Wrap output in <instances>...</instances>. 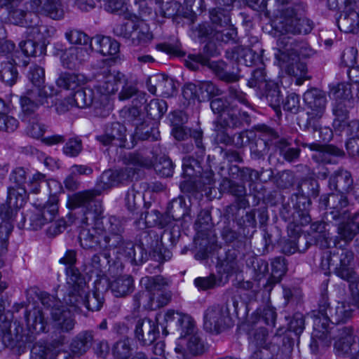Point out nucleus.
Returning <instances> with one entry per match:
<instances>
[{
    "label": "nucleus",
    "instance_id": "f257e3e1",
    "mask_svg": "<svg viewBox=\"0 0 359 359\" xmlns=\"http://www.w3.org/2000/svg\"><path fill=\"white\" fill-rule=\"evenodd\" d=\"M99 190H87L73 194L69 199L72 209L81 208L83 226L79 239L81 247L93 250H115L124 239L126 221L110 216L104 222L101 202L96 199Z\"/></svg>",
    "mask_w": 359,
    "mask_h": 359
},
{
    "label": "nucleus",
    "instance_id": "f03ea898",
    "mask_svg": "<svg viewBox=\"0 0 359 359\" xmlns=\"http://www.w3.org/2000/svg\"><path fill=\"white\" fill-rule=\"evenodd\" d=\"M306 7L304 2H298L283 8L275 23V29L280 33L275 57L288 75L299 78L304 77L307 72L306 65L300 62V57H310L313 50L307 42L298 41L287 34H307L311 32L313 21L302 18Z\"/></svg>",
    "mask_w": 359,
    "mask_h": 359
},
{
    "label": "nucleus",
    "instance_id": "7ed1b4c3",
    "mask_svg": "<svg viewBox=\"0 0 359 359\" xmlns=\"http://www.w3.org/2000/svg\"><path fill=\"white\" fill-rule=\"evenodd\" d=\"M248 46V57L251 68V77L248 80V87L258 98L265 97L269 106L275 111L278 116H280L283 95L277 83L269 81L266 78L265 64L263 60L264 49L257 37H252Z\"/></svg>",
    "mask_w": 359,
    "mask_h": 359
},
{
    "label": "nucleus",
    "instance_id": "20e7f679",
    "mask_svg": "<svg viewBox=\"0 0 359 359\" xmlns=\"http://www.w3.org/2000/svg\"><path fill=\"white\" fill-rule=\"evenodd\" d=\"M351 305L346 302H337L331 305L327 292L321 294L318 302V313L322 316L315 318L313 330L310 344L312 351L318 350L317 339L327 340L329 334V323H345L353 316Z\"/></svg>",
    "mask_w": 359,
    "mask_h": 359
},
{
    "label": "nucleus",
    "instance_id": "39448f33",
    "mask_svg": "<svg viewBox=\"0 0 359 359\" xmlns=\"http://www.w3.org/2000/svg\"><path fill=\"white\" fill-rule=\"evenodd\" d=\"M329 187L331 190L336 191L328 195L320 196L319 206L320 208H330L329 215L332 219L339 217L341 210L349 205L346 194H353L355 183L349 171L339 169L329 179Z\"/></svg>",
    "mask_w": 359,
    "mask_h": 359
},
{
    "label": "nucleus",
    "instance_id": "423d86ee",
    "mask_svg": "<svg viewBox=\"0 0 359 359\" xmlns=\"http://www.w3.org/2000/svg\"><path fill=\"white\" fill-rule=\"evenodd\" d=\"M28 78L34 87L27 90L20 97L21 110L25 115L33 114L40 106L48 107L53 104V96L55 94L53 87H48V93L47 87L43 86L45 71L43 67L37 65H32L28 72Z\"/></svg>",
    "mask_w": 359,
    "mask_h": 359
},
{
    "label": "nucleus",
    "instance_id": "0eeeda50",
    "mask_svg": "<svg viewBox=\"0 0 359 359\" xmlns=\"http://www.w3.org/2000/svg\"><path fill=\"white\" fill-rule=\"evenodd\" d=\"M126 81L123 74L106 69L98 75L97 83L93 86L95 95V105L101 118L108 116L112 110L110 96L118 90V84Z\"/></svg>",
    "mask_w": 359,
    "mask_h": 359
},
{
    "label": "nucleus",
    "instance_id": "6e6552de",
    "mask_svg": "<svg viewBox=\"0 0 359 359\" xmlns=\"http://www.w3.org/2000/svg\"><path fill=\"white\" fill-rule=\"evenodd\" d=\"M126 167L119 170H108L103 172L97 188L94 190L110 189L130 180L135 174V168H149L152 165L151 158L144 157L139 153H130L124 158Z\"/></svg>",
    "mask_w": 359,
    "mask_h": 359
},
{
    "label": "nucleus",
    "instance_id": "1a4fd4ad",
    "mask_svg": "<svg viewBox=\"0 0 359 359\" xmlns=\"http://www.w3.org/2000/svg\"><path fill=\"white\" fill-rule=\"evenodd\" d=\"M76 262V252L74 250H67L59 262L67 266L65 271L67 275L66 291L63 294V300L69 304L82 303V297L84 294L86 280L79 269L75 266Z\"/></svg>",
    "mask_w": 359,
    "mask_h": 359
},
{
    "label": "nucleus",
    "instance_id": "9d476101",
    "mask_svg": "<svg viewBox=\"0 0 359 359\" xmlns=\"http://www.w3.org/2000/svg\"><path fill=\"white\" fill-rule=\"evenodd\" d=\"M40 300L46 311H49L53 327L60 332H70L76 325L72 315V307L67 306L55 297L41 292Z\"/></svg>",
    "mask_w": 359,
    "mask_h": 359
},
{
    "label": "nucleus",
    "instance_id": "9b49d317",
    "mask_svg": "<svg viewBox=\"0 0 359 359\" xmlns=\"http://www.w3.org/2000/svg\"><path fill=\"white\" fill-rule=\"evenodd\" d=\"M291 202L292 208L289 204L282 205L280 215L283 219L296 227L309 224L311 221L309 215L311 198L305 193L297 191V193L292 195Z\"/></svg>",
    "mask_w": 359,
    "mask_h": 359
},
{
    "label": "nucleus",
    "instance_id": "f8f14e48",
    "mask_svg": "<svg viewBox=\"0 0 359 359\" xmlns=\"http://www.w3.org/2000/svg\"><path fill=\"white\" fill-rule=\"evenodd\" d=\"M334 341V348L339 355H350L353 357L358 353L357 352L358 345L355 341L356 337L353 334V328L351 325H338L329 327L327 341L317 339L318 347L320 344L328 345L331 339Z\"/></svg>",
    "mask_w": 359,
    "mask_h": 359
},
{
    "label": "nucleus",
    "instance_id": "ddd939ff",
    "mask_svg": "<svg viewBox=\"0 0 359 359\" xmlns=\"http://www.w3.org/2000/svg\"><path fill=\"white\" fill-rule=\"evenodd\" d=\"M201 159L192 156H186L182 160L183 175L189 177L188 181L180 184V189L184 192L193 189L192 183L211 186L214 184V172L211 170H204L201 165Z\"/></svg>",
    "mask_w": 359,
    "mask_h": 359
},
{
    "label": "nucleus",
    "instance_id": "4468645a",
    "mask_svg": "<svg viewBox=\"0 0 359 359\" xmlns=\"http://www.w3.org/2000/svg\"><path fill=\"white\" fill-rule=\"evenodd\" d=\"M330 252L328 262L334 266V273L345 281L357 278L359 276L355 270V255L352 250L345 248H337Z\"/></svg>",
    "mask_w": 359,
    "mask_h": 359
},
{
    "label": "nucleus",
    "instance_id": "2eb2a0df",
    "mask_svg": "<svg viewBox=\"0 0 359 359\" xmlns=\"http://www.w3.org/2000/svg\"><path fill=\"white\" fill-rule=\"evenodd\" d=\"M233 325L227 303L208 306L203 315L204 329L210 333L219 334Z\"/></svg>",
    "mask_w": 359,
    "mask_h": 359
},
{
    "label": "nucleus",
    "instance_id": "dca6fc26",
    "mask_svg": "<svg viewBox=\"0 0 359 359\" xmlns=\"http://www.w3.org/2000/svg\"><path fill=\"white\" fill-rule=\"evenodd\" d=\"M142 287L148 292L149 305L151 309H156L166 305L170 300L171 295L166 290L168 281L161 276H144L140 281Z\"/></svg>",
    "mask_w": 359,
    "mask_h": 359
},
{
    "label": "nucleus",
    "instance_id": "f3484780",
    "mask_svg": "<svg viewBox=\"0 0 359 359\" xmlns=\"http://www.w3.org/2000/svg\"><path fill=\"white\" fill-rule=\"evenodd\" d=\"M251 266H248V270L252 276L253 282L248 280V290H252L255 293V300L260 295L266 296L267 300L269 299V294L267 290V285L271 284L269 279H266L269 272L268 262L259 257H253L250 261Z\"/></svg>",
    "mask_w": 359,
    "mask_h": 359
},
{
    "label": "nucleus",
    "instance_id": "a211bd4d",
    "mask_svg": "<svg viewBox=\"0 0 359 359\" xmlns=\"http://www.w3.org/2000/svg\"><path fill=\"white\" fill-rule=\"evenodd\" d=\"M8 19L13 25L27 27L30 29L29 34H32L34 38H36V35L39 34L42 29H45L44 26L38 25L37 15L29 12L28 7L21 3L11 7L8 11Z\"/></svg>",
    "mask_w": 359,
    "mask_h": 359
},
{
    "label": "nucleus",
    "instance_id": "6ab92c4d",
    "mask_svg": "<svg viewBox=\"0 0 359 359\" xmlns=\"http://www.w3.org/2000/svg\"><path fill=\"white\" fill-rule=\"evenodd\" d=\"M303 99L308 109L306 122L309 127L316 128L315 120L320 119L325 111L327 102L325 94L318 88H311L304 93Z\"/></svg>",
    "mask_w": 359,
    "mask_h": 359
},
{
    "label": "nucleus",
    "instance_id": "aec40b11",
    "mask_svg": "<svg viewBox=\"0 0 359 359\" xmlns=\"http://www.w3.org/2000/svg\"><path fill=\"white\" fill-rule=\"evenodd\" d=\"M225 262L228 273L235 276L233 285L237 290L236 293H243V295H246V282L243 275V268L247 262L245 255H241L236 250H228Z\"/></svg>",
    "mask_w": 359,
    "mask_h": 359
},
{
    "label": "nucleus",
    "instance_id": "412c9836",
    "mask_svg": "<svg viewBox=\"0 0 359 359\" xmlns=\"http://www.w3.org/2000/svg\"><path fill=\"white\" fill-rule=\"evenodd\" d=\"M58 199L52 196L43 205L36 207L29 214V226L32 230H38L46 224L53 222L58 212Z\"/></svg>",
    "mask_w": 359,
    "mask_h": 359
},
{
    "label": "nucleus",
    "instance_id": "4be33fe9",
    "mask_svg": "<svg viewBox=\"0 0 359 359\" xmlns=\"http://www.w3.org/2000/svg\"><path fill=\"white\" fill-rule=\"evenodd\" d=\"M126 133L127 129L123 124L113 122L107 124L104 128V133L96 136L95 139L104 146L115 145L130 149L135 144L133 142H127Z\"/></svg>",
    "mask_w": 359,
    "mask_h": 359
},
{
    "label": "nucleus",
    "instance_id": "5701e85b",
    "mask_svg": "<svg viewBox=\"0 0 359 359\" xmlns=\"http://www.w3.org/2000/svg\"><path fill=\"white\" fill-rule=\"evenodd\" d=\"M268 219L267 208L264 204L248 212V226L255 227L258 221L260 228H262L264 245L262 250L257 249L258 252L262 254L268 252L270 249H273L274 243L277 241L273 233V231L278 233V231H273V229L269 231L265 229V224Z\"/></svg>",
    "mask_w": 359,
    "mask_h": 359
},
{
    "label": "nucleus",
    "instance_id": "b1692460",
    "mask_svg": "<svg viewBox=\"0 0 359 359\" xmlns=\"http://www.w3.org/2000/svg\"><path fill=\"white\" fill-rule=\"evenodd\" d=\"M262 128L264 131H269L272 137V139L275 140L274 147L276 152L283 158V160L289 163H293L298 161L301 149L299 146H302L299 140L297 141V147H292V143L290 140L285 137H279L278 133L273 131L272 129L269 128L266 126H262Z\"/></svg>",
    "mask_w": 359,
    "mask_h": 359
},
{
    "label": "nucleus",
    "instance_id": "393cba45",
    "mask_svg": "<svg viewBox=\"0 0 359 359\" xmlns=\"http://www.w3.org/2000/svg\"><path fill=\"white\" fill-rule=\"evenodd\" d=\"M301 145L302 147H308L311 151H315L312 155V159L319 163H335L336 157L344 156V151L333 144H322L316 142H302Z\"/></svg>",
    "mask_w": 359,
    "mask_h": 359
},
{
    "label": "nucleus",
    "instance_id": "a878e982",
    "mask_svg": "<svg viewBox=\"0 0 359 359\" xmlns=\"http://www.w3.org/2000/svg\"><path fill=\"white\" fill-rule=\"evenodd\" d=\"M229 185V191L235 197V202L233 204L228 206L227 211L229 213L231 212L237 220V223L241 226L245 225L244 217H247V207L246 200V191L243 185H239L228 181Z\"/></svg>",
    "mask_w": 359,
    "mask_h": 359
},
{
    "label": "nucleus",
    "instance_id": "bb28decb",
    "mask_svg": "<svg viewBox=\"0 0 359 359\" xmlns=\"http://www.w3.org/2000/svg\"><path fill=\"white\" fill-rule=\"evenodd\" d=\"M158 323L149 318L137 320L135 329V337L142 346L151 345L159 337Z\"/></svg>",
    "mask_w": 359,
    "mask_h": 359
},
{
    "label": "nucleus",
    "instance_id": "cd10ccee",
    "mask_svg": "<svg viewBox=\"0 0 359 359\" xmlns=\"http://www.w3.org/2000/svg\"><path fill=\"white\" fill-rule=\"evenodd\" d=\"M229 96L232 99L231 111L229 114L233 127H239L247 121V114L243 109L247 107L245 93L233 87L229 88Z\"/></svg>",
    "mask_w": 359,
    "mask_h": 359
},
{
    "label": "nucleus",
    "instance_id": "c85d7f7f",
    "mask_svg": "<svg viewBox=\"0 0 359 359\" xmlns=\"http://www.w3.org/2000/svg\"><path fill=\"white\" fill-rule=\"evenodd\" d=\"M26 203L24 191L20 190V193H8L6 202L0 206V217L2 222H9L13 226L12 222L20 208Z\"/></svg>",
    "mask_w": 359,
    "mask_h": 359
},
{
    "label": "nucleus",
    "instance_id": "c756f323",
    "mask_svg": "<svg viewBox=\"0 0 359 359\" xmlns=\"http://www.w3.org/2000/svg\"><path fill=\"white\" fill-rule=\"evenodd\" d=\"M248 334L251 337V343L257 347H260L266 351V353L259 349L253 353L250 359H271L268 353L271 341L268 330L262 326L253 327L248 330Z\"/></svg>",
    "mask_w": 359,
    "mask_h": 359
},
{
    "label": "nucleus",
    "instance_id": "7c9ffc66",
    "mask_svg": "<svg viewBox=\"0 0 359 359\" xmlns=\"http://www.w3.org/2000/svg\"><path fill=\"white\" fill-rule=\"evenodd\" d=\"M90 57L88 47H70L62 52L60 60L62 65L69 69H76L87 62Z\"/></svg>",
    "mask_w": 359,
    "mask_h": 359
},
{
    "label": "nucleus",
    "instance_id": "2f4dec72",
    "mask_svg": "<svg viewBox=\"0 0 359 359\" xmlns=\"http://www.w3.org/2000/svg\"><path fill=\"white\" fill-rule=\"evenodd\" d=\"M95 290L93 292L91 295L87 294L86 285L84 287V294L82 297V303L76 304L77 305H74L73 304H69L68 302H63L66 304L67 306L72 307L75 311H77L80 309L81 306L85 305L86 307L92 311H100L102 307L104 299L102 293V290L100 288V285L102 284V280H97L95 281Z\"/></svg>",
    "mask_w": 359,
    "mask_h": 359
},
{
    "label": "nucleus",
    "instance_id": "473e14b6",
    "mask_svg": "<svg viewBox=\"0 0 359 359\" xmlns=\"http://www.w3.org/2000/svg\"><path fill=\"white\" fill-rule=\"evenodd\" d=\"M104 284L102 289H109L113 295L116 297H125L130 294L134 289V279L130 275H123L115 278L111 281H107L106 278H103Z\"/></svg>",
    "mask_w": 359,
    "mask_h": 359
},
{
    "label": "nucleus",
    "instance_id": "72a5a7b5",
    "mask_svg": "<svg viewBox=\"0 0 359 359\" xmlns=\"http://www.w3.org/2000/svg\"><path fill=\"white\" fill-rule=\"evenodd\" d=\"M148 90L153 95L158 92L164 97H170L175 91V83L172 79L162 74L153 75L147 81Z\"/></svg>",
    "mask_w": 359,
    "mask_h": 359
},
{
    "label": "nucleus",
    "instance_id": "f704fd0d",
    "mask_svg": "<svg viewBox=\"0 0 359 359\" xmlns=\"http://www.w3.org/2000/svg\"><path fill=\"white\" fill-rule=\"evenodd\" d=\"M111 250H100L102 252L104 259H101V254H94L89 261L85 264L84 271L90 276L95 275L99 280L105 278L104 272L110 263L111 255L109 252Z\"/></svg>",
    "mask_w": 359,
    "mask_h": 359
},
{
    "label": "nucleus",
    "instance_id": "c9c22d12",
    "mask_svg": "<svg viewBox=\"0 0 359 359\" xmlns=\"http://www.w3.org/2000/svg\"><path fill=\"white\" fill-rule=\"evenodd\" d=\"M117 253L122 255L126 259L133 265H140L143 263L147 256L140 246L135 248V244L128 238L124 239L123 243L116 247Z\"/></svg>",
    "mask_w": 359,
    "mask_h": 359
},
{
    "label": "nucleus",
    "instance_id": "e433bc0d",
    "mask_svg": "<svg viewBox=\"0 0 359 359\" xmlns=\"http://www.w3.org/2000/svg\"><path fill=\"white\" fill-rule=\"evenodd\" d=\"M88 48L103 55H114L119 51V43L109 36L96 35L91 38Z\"/></svg>",
    "mask_w": 359,
    "mask_h": 359
},
{
    "label": "nucleus",
    "instance_id": "4c0bfd02",
    "mask_svg": "<svg viewBox=\"0 0 359 359\" xmlns=\"http://www.w3.org/2000/svg\"><path fill=\"white\" fill-rule=\"evenodd\" d=\"M93 341L94 334L93 331H81L72 339L69 349L75 355H83L91 348Z\"/></svg>",
    "mask_w": 359,
    "mask_h": 359
},
{
    "label": "nucleus",
    "instance_id": "58836bf2",
    "mask_svg": "<svg viewBox=\"0 0 359 359\" xmlns=\"http://www.w3.org/2000/svg\"><path fill=\"white\" fill-rule=\"evenodd\" d=\"M353 106V102H334L332 112L335 118L332 126L336 131L341 132L346 130V126L350 123V122H347L349 109L352 108Z\"/></svg>",
    "mask_w": 359,
    "mask_h": 359
},
{
    "label": "nucleus",
    "instance_id": "ea45409f",
    "mask_svg": "<svg viewBox=\"0 0 359 359\" xmlns=\"http://www.w3.org/2000/svg\"><path fill=\"white\" fill-rule=\"evenodd\" d=\"M347 136L346 148L353 158H359V121L353 120L344 130Z\"/></svg>",
    "mask_w": 359,
    "mask_h": 359
},
{
    "label": "nucleus",
    "instance_id": "a19ab883",
    "mask_svg": "<svg viewBox=\"0 0 359 359\" xmlns=\"http://www.w3.org/2000/svg\"><path fill=\"white\" fill-rule=\"evenodd\" d=\"M44 315L45 312L39 308H34L32 310L25 311V318L30 331L36 333L46 331L48 322Z\"/></svg>",
    "mask_w": 359,
    "mask_h": 359
},
{
    "label": "nucleus",
    "instance_id": "79ce46f5",
    "mask_svg": "<svg viewBox=\"0 0 359 359\" xmlns=\"http://www.w3.org/2000/svg\"><path fill=\"white\" fill-rule=\"evenodd\" d=\"M73 100L75 105L81 109L93 107L94 114L96 116L100 117L97 114V109L95 105V95L93 88H79L73 95Z\"/></svg>",
    "mask_w": 359,
    "mask_h": 359
},
{
    "label": "nucleus",
    "instance_id": "37998d69",
    "mask_svg": "<svg viewBox=\"0 0 359 359\" xmlns=\"http://www.w3.org/2000/svg\"><path fill=\"white\" fill-rule=\"evenodd\" d=\"M87 82L86 76L83 74L64 72L56 80L59 88L74 90Z\"/></svg>",
    "mask_w": 359,
    "mask_h": 359
},
{
    "label": "nucleus",
    "instance_id": "c03bdc74",
    "mask_svg": "<svg viewBox=\"0 0 359 359\" xmlns=\"http://www.w3.org/2000/svg\"><path fill=\"white\" fill-rule=\"evenodd\" d=\"M18 72L14 60L0 55V79L10 86L18 79Z\"/></svg>",
    "mask_w": 359,
    "mask_h": 359
},
{
    "label": "nucleus",
    "instance_id": "a18cd8bd",
    "mask_svg": "<svg viewBox=\"0 0 359 359\" xmlns=\"http://www.w3.org/2000/svg\"><path fill=\"white\" fill-rule=\"evenodd\" d=\"M27 171L23 167H18L12 170L10 175L11 185L8 188V192L15 194L20 193V190L24 191L25 199L27 198Z\"/></svg>",
    "mask_w": 359,
    "mask_h": 359
},
{
    "label": "nucleus",
    "instance_id": "49530a36",
    "mask_svg": "<svg viewBox=\"0 0 359 359\" xmlns=\"http://www.w3.org/2000/svg\"><path fill=\"white\" fill-rule=\"evenodd\" d=\"M276 319V312L275 309L270 305H265L259 307L252 313L250 323L252 326H256L257 324L264 323L268 325L275 326Z\"/></svg>",
    "mask_w": 359,
    "mask_h": 359
},
{
    "label": "nucleus",
    "instance_id": "de8ad7c7",
    "mask_svg": "<svg viewBox=\"0 0 359 359\" xmlns=\"http://www.w3.org/2000/svg\"><path fill=\"white\" fill-rule=\"evenodd\" d=\"M339 29L345 33L356 34L359 32V11L351 10L348 13L340 16L337 20Z\"/></svg>",
    "mask_w": 359,
    "mask_h": 359
},
{
    "label": "nucleus",
    "instance_id": "09e8293b",
    "mask_svg": "<svg viewBox=\"0 0 359 359\" xmlns=\"http://www.w3.org/2000/svg\"><path fill=\"white\" fill-rule=\"evenodd\" d=\"M154 39L152 32L149 26L143 22H135V29L131 39L130 44L137 46H146Z\"/></svg>",
    "mask_w": 359,
    "mask_h": 359
},
{
    "label": "nucleus",
    "instance_id": "8fccbe9b",
    "mask_svg": "<svg viewBox=\"0 0 359 359\" xmlns=\"http://www.w3.org/2000/svg\"><path fill=\"white\" fill-rule=\"evenodd\" d=\"M326 224L324 222L318 221L311 224L310 231L313 235L314 244L320 248H330L331 239L329 238V233L326 231Z\"/></svg>",
    "mask_w": 359,
    "mask_h": 359
},
{
    "label": "nucleus",
    "instance_id": "3c124183",
    "mask_svg": "<svg viewBox=\"0 0 359 359\" xmlns=\"http://www.w3.org/2000/svg\"><path fill=\"white\" fill-rule=\"evenodd\" d=\"M133 351V341L129 337L118 339L111 347V353L115 359H129Z\"/></svg>",
    "mask_w": 359,
    "mask_h": 359
},
{
    "label": "nucleus",
    "instance_id": "603ef678",
    "mask_svg": "<svg viewBox=\"0 0 359 359\" xmlns=\"http://www.w3.org/2000/svg\"><path fill=\"white\" fill-rule=\"evenodd\" d=\"M287 264V260L283 256H278L271 259V284L278 283L282 280L288 270Z\"/></svg>",
    "mask_w": 359,
    "mask_h": 359
},
{
    "label": "nucleus",
    "instance_id": "864d4df0",
    "mask_svg": "<svg viewBox=\"0 0 359 359\" xmlns=\"http://www.w3.org/2000/svg\"><path fill=\"white\" fill-rule=\"evenodd\" d=\"M330 97L334 102H354L351 85L348 83H340L333 86L330 91Z\"/></svg>",
    "mask_w": 359,
    "mask_h": 359
},
{
    "label": "nucleus",
    "instance_id": "5fc2aeb1",
    "mask_svg": "<svg viewBox=\"0 0 359 359\" xmlns=\"http://www.w3.org/2000/svg\"><path fill=\"white\" fill-rule=\"evenodd\" d=\"M8 107L5 102L0 99V131L13 132L18 127V121L7 115Z\"/></svg>",
    "mask_w": 359,
    "mask_h": 359
},
{
    "label": "nucleus",
    "instance_id": "6e6d98bb",
    "mask_svg": "<svg viewBox=\"0 0 359 359\" xmlns=\"http://www.w3.org/2000/svg\"><path fill=\"white\" fill-rule=\"evenodd\" d=\"M206 66H208L215 75L222 81L232 82L238 79L237 74L227 71V65L223 61L210 62L208 58V63Z\"/></svg>",
    "mask_w": 359,
    "mask_h": 359
},
{
    "label": "nucleus",
    "instance_id": "4d7b16f0",
    "mask_svg": "<svg viewBox=\"0 0 359 359\" xmlns=\"http://www.w3.org/2000/svg\"><path fill=\"white\" fill-rule=\"evenodd\" d=\"M320 119L315 120L316 123V128L309 127L308 122L304 125V129L313 134L314 142H328L333 137V132L329 127H321L319 123Z\"/></svg>",
    "mask_w": 359,
    "mask_h": 359
},
{
    "label": "nucleus",
    "instance_id": "13d9d810",
    "mask_svg": "<svg viewBox=\"0 0 359 359\" xmlns=\"http://www.w3.org/2000/svg\"><path fill=\"white\" fill-rule=\"evenodd\" d=\"M42 14L53 19L60 20L65 15L63 6L60 0H43Z\"/></svg>",
    "mask_w": 359,
    "mask_h": 359
},
{
    "label": "nucleus",
    "instance_id": "bf43d9fd",
    "mask_svg": "<svg viewBox=\"0 0 359 359\" xmlns=\"http://www.w3.org/2000/svg\"><path fill=\"white\" fill-rule=\"evenodd\" d=\"M337 233L341 240L349 243L359 233V223L341 222L337 226Z\"/></svg>",
    "mask_w": 359,
    "mask_h": 359
},
{
    "label": "nucleus",
    "instance_id": "052dcab7",
    "mask_svg": "<svg viewBox=\"0 0 359 359\" xmlns=\"http://www.w3.org/2000/svg\"><path fill=\"white\" fill-rule=\"evenodd\" d=\"M167 211L173 220H180L188 215L189 210L182 196L173 198L168 205Z\"/></svg>",
    "mask_w": 359,
    "mask_h": 359
},
{
    "label": "nucleus",
    "instance_id": "680f3d73",
    "mask_svg": "<svg viewBox=\"0 0 359 359\" xmlns=\"http://www.w3.org/2000/svg\"><path fill=\"white\" fill-rule=\"evenodd\" d=\"M214 130L216 133L215 141L217 143L229 145L232 144V137L226 133L228 128V123L226 120L222 119L219 116L217 119L213 122Z\"/></svg>",
    "mask_w": 359,
    "mask_h": 359
},
{
    "label": "nucleus",
    "instance_id": "e2e57ef3",
    "mask_svg": "<svg viewBox=\"0 0 359 359\" xmlns=\"http://www.w3.org/2000/svg\"><path fill=\"white\" fill-rule=\"evenodd\" d=\"M23 334L19 332L18 328L14 330H8L4 332L1 340L5 346L13 349L16 347L19 348L24 346Z\"/></svg>",
    "mask_w": 359,
    "mask_h": 359
},
{
    "label": "nucleus",
    "instance_id": "0e129e2a",
    "mask_svg": "<svg viewBox=\"0 0 359 359\" xmlns=\"http://www.w3.org/2000/svg\"><path fill=\"white\" fill-rule=\"evenodd\" d=\"M158 132L151 127H149L144 121L135 128V133L131 135V142H134L135 138L141 140H150L154 141L158 140Z\"/></svg>",
    "mask_w": 359,
    "mask_h": 359
},
{
    "label": "nucleus",
    "instance_id": "69168bd1",
    "mask_svg": "<svg viewBox=\"0 0 359 359\" xmlns=\"http://www.w3.org/2000/svg\"><path fill=\"white\" fill-rule=\"evenodd\" d=\"M160 212L157 210H152L150 212L142 213L138 220L135 222L138 229H144L148 227L158 226L160 221Z\"/></svg>",
    "mask_w": 359,
    "mask_h": 359
},
{
    "label": "nucleus",
    "instance_id": "338daca9",
    "mask_svg": "<svg viewBox=\"0 0 359 359\" xmlns=\"http://www.w3.org/2000/svg\"><path fill=\"white\" fill-rule=\"evenodd\" d=\"M198 90V100L203 102L210 99V97L219 95L221 90L210 81H203L196 84Z\"/></svg>",
    "mask_w": 359,
    "mask_h": 359
},
{
    "label": "nucleus",
    "instance_id": "774afa93",
    "mask_svg": "<svg viewBox=\"0 0 359 359\" xmlns=\"http://www.w3.org/2000/svg\"><path fill=\"white\" fill-rule=\"evenodd\" d=\"M148 116L153 119L161 118L168 110L167 102L163 100L153 99L145 108Z\"/></svg>",
    "mask_w": 359,
    "mask_h": 359
}]
</instances>
